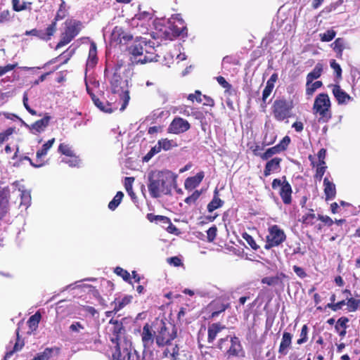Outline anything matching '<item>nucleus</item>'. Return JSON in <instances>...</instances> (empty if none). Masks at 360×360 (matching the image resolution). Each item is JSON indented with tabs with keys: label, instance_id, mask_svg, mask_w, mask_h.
<instances>
[{
	"label": "nucleus",
	"instance_id": "obj_39",
	"mask_svg": "<svg viewBox=\"0 0 360 360\" xmlns=\"http://www.w3.org/2000/svg\"><path fill=\"white\" fill-rule=\"evenodd\" d=\"M229 306V304H224L219 302H214L212 303L211 307L215 309V311L212 313V316H217L221 312L224 311Z\"/></svg>",
	"mask_w": 360,
	"mask_h": 360
},
{
	"label": "nucleus",
	"instance_id": "obj_15",
	"mask_svg": "<svg viewBox=\"0 0 360 360\" xmlns=\"http://www.w3.org/2000/svg\"><path fill=\"white\" fill-rule=\"evenodd\" d=\"M190 128L188 122L181 117H176L173 120L169 127V130L173 134H181L186 131Z\"/></svg>",
	"mask_w": 360,
	"mask_h": 360
},
{
	"label": "nucleus",
	"instance_id": "obj_42",
	"mask_svg": "<svg viewBox=\"0 0 360 360\" xmlns=\"http://www.w3.org/2000/svg\"><path fill=\"white\" fill-rule=\"evenodd\" d=\"M132 300L131 296H124L122 300H117L115 302L114 311H119L123 307H124L127 304L130 303Z\"/></svg>",
	"mask_w": 360,
	"mask_h": 360
},
{
	"label": "nucleus",
	"instance_id": "obj_54",
	"mask_svg": "<svg viewBox=\"0 0 360 360\" xmlns=\"http://www.w3.org/2000/svg\"><path fill=\"white\" fill-rule=\"evenodd\" d=\"M360 300L354 299L353 297H350L347 300V302H346V304L347 305L348 310L349 311H355L359 307Z\"/></svg>",
	"mask_w": 360,
	"mask_h": 360
},
{
	"label": "nucleus",
	"instance_id": "obj_30",
	"mask_svg": "<svg viewBox=\"0 0 360 360\" xmlns=\"http://www.w3.org/2000/svg\"><path fill=\"white\" fill-rule=\"evenodd\" d=\"M172 27H171V20L167 21V25L164 28L163 35L162 37L164 39L172 40L174 38L176 37H179L180 32L179 31H172Z\"/></svg>",
	"mask_w": 360,
	"mask_h": 360
},
{
	"label": "nucleus",
	"instance_id": "obj_26",
	"mask_svg": "<svg viewBox=\"0 0 360 360\" xmlns=\"http://www.w3.org/2000/svg\"><path fill=\"white\" fill-rule=\"evenodd\" d=\"M56 30V22H52L45 30H38L37 37L41 39L48 41L53 35Z\"/></svg>",
	"mask_w": 360,
	"mask_h": 360
},
{
	"label": "nucleus",
	"instance_id": "obj_61",
	"mask_svg": "<svg viewBox=\"0 0 360 360\" xmlns=\"http://www.w3.org/2000/svg\"><path fill=\"white\" fill-rule=\"evenodd\" d=\"M13 132V128H8L4 132L0 133V145L2 144L4 141H6L8 136H11Z\"/></svg>",
	"mask_w": 360,
	"mask_h": 360
},
{
	"label": "nucleus",
	"instance_id": "obj_34",
	"mask_svg": "<svg viewBox=\"0 0 360 360\" xmlns=\"http://www.w3.org/2000/svg\"><path fill=\"white\" fill-rule=\"evenodd\" d=\"M41 316L40 313L37 312L34 315L31 316L27 321V324L30 331L29 333L34 332L38 328L39 323L41 320Z\"/></svg>",
	"mask_w": 360,
	"mask_h": 360
},
{
	"label": "nucleus",
	"instance_id": "obj_7",
	"mask_svg": "<svg viewBox=\"0 0 360 360\" xmlns=\"http://www.w3.org/2000/svg\"><path fill=\"white\" fill-rule=\"evenodd\" d=\"M217 347L222 351H226L228 358L244 356V351L240 342L236 337L226 336L224 338H221Z\"/></svg>",
	"mask_w": 360,
	"mask_h": 360
},
{
	"label": "nucleus",
	"instance_id": "obj_21",
	"mask_svg": "<svg viewBox=\"0 0 360 360\" xmlns=\"http://www.w3.org/2000/svg\"><path fill=\"white\" fill-rule=\"evenodd\" d=\"M204 176V172H200L195 176L187 178L184 183L186 189L192 190L196 188L202 181Z\"/></svg>",
	"mask_w": 360,
	"mask_h": 360
},
{
	"label": "nucleus",
	"instance_id": "obj_8",
	"mask_svg": "<svg viewBox=\"0 0 360 360\" xmlns=\"http://www.w3.org/2000/svg\"><path fill=\"white\" fill-rule=\"evenodd\" d=\"M286 239V235L283 229L277 225H272L268 228L266 244L264 248L269 250L277 247L283 243Z\"/></svg>",
	"mask_w": 360,
	"mask_h": 360
},
{
	"label": "nucleus",
	"instance_id": "obj_31",
	"mask_svg": "<svg viewBox=\"0 0 360 360\" xmlns=\"http://www.w3.org/2000/svg\"><path fill=\"white\" fill-rule=\"evenodd\" d=\"M323 85L322 82L316 81L313 82V81H310L306 82V95L307 96V98H311L314 92L319 88H321Z\"/></svg>",
	"mask_w": 360,
	"mask_h": 360
},
{
	"label": "nucleus",
	"instance_id": "obj_50",
	"mask_svg": "<svg viewBox=\"0 0 360 360\" xmlns=\"http://www.w3.org/2000/svg\"><path fill=\"white\" fill-rule=\"evenodd\" d=\"M335 32L333 30H328L324 33H321L319 34L320 39L322 41H330L335 37Z\"/></svg>",
	"mask_w": 360,
	"mask_h": 360
},
{
	"label": "nucleus",
	"instance_id": "obj_44",
	"mask_svg": "<svg viewBox=\"0 0 360 360\" xmlns=\"http://www.w3.org/2000/svg\"><path fill=\"white\" fill-rule=\"evenodd\" d=\"M58 150L61 154H63L65 156H68V157L71 156L73 154H75L72 146L70 145L65 143H62L59 145Z\"/></svg>",
	"mask_w": 360,
	"mask_h": 360
},
{
	"label": "nucleus",
	"instance_id": "obj_29",
	"mask_svg": "<svg viewBox=\"0 0 360 360\" xmlns=\"http://www.w3.org/2000/svg\"><path fill=\"white\" fill-rule=\"evenodd\" d=\"M51 120L50 116H45L42 119L35 122L31 126V129L34 130L36 132H41L45 130V129L49 125V121Z\"/></svg>",
	"mask_w": 360,
	"mask_h": 360
},
{
	"label": "nucleus",
	"instance_id": "obj_64",
	"mask_svg": "<svg viewBox=\"0 0 360 360\" xmlns=\"http://www.w3.org/2000/svg\"><path fill=\"white\" fill-rule=\"evenodd\" d=\"M16 66L17 64H8L5 66H0V77L13 70Z\"/></svg>",
	"mask_w": 360,
	"mask_h": 360
},
{
	"label": "nucleus",
	"instance_id": "obj_18",
	"mask_svg": "<svg viewBox=\"0 0 360 360\" xmlns=\"http://www.w3.org/2000/svg\"><path fill=\"white\" fill-rule=\"evenodd\" d=\"M283 179H284V184L280 188L279 194L283 203L289 205L292 201V188L290 184L286 181L285 177L283 176Z\"/></svg>",
	"mask_w": 360,
	"mask_h": 360
},
{
	"label": "nucleus",
	"instance_id": "obj_5",
	"mask_svg": "<svg viewBox=\"0 0 360 360\" xmlns=\"http://www.w3.org/2000/svg\"><path fill=\"white\" fill-rule=\"evenodd\" d=\"M175 338L174 330L170 333L166 328L164 323H160L158 333L155 335V341L158 346L167 345L164 354L170 360H176L179 355V348L176 345L170 343Z\"/></svg>",
	"mask_w": 360,
	"mask_h": 360
},
{
	"label": "nucleus",
	"instance_id": "obj_12",
	"mask_svg": "<svg viewBox=\"0 0 360 360\" xmlns=\"http://www.w3.org/2000/svg\"><path fill=\"white\" fill-rule=\"evenodd\" d=\"M152 19V13L146 11L140 12L131 19V25L140 27L141 32L144 33L148 30L147 26Z\"/></svg>",
	"mask_w": 360,
	"mask_h": 360
},
{
	"label": "nucleus",
	"instance_id": "obj_2",
	"mask_svg": "<svg viewBox=\"0 0 360 360\" xmlns=\"http://www.w3.org/2000/svg\"><path fill=\"white\" fill-rule=\"evenodd\" d=\"M176 182V176L169 170H153L148 174L147 186L153 198L171 195Z\"/></svg>",
	"mask_w": 360,
	"mask_h": 360
},
{
	"label": "nucleus",
	"instance_id": "obj_41",
	"mask_svg": "<svg viewBox=\"0 0 360 360\" xmlns=\"http://www.w3.org/2000/svg\"><path fill=\"white\" fill-rule=\"evenodd\" d=\"M124 194L121 191H118L113 199L109 202L108 208L111 210H115L121 202Z\"/></svg>",
	"mask_w": 360,
	"mask_h": 360
},
{
	"label": "nucleus",
	"instance_id": "obj_14",
	"mask_svg": "<svg viewBox=\"0 0 360 360\" xmlns=\"http://www.w3.org/2000/svg\"><path fill=\"white\" fill-rule=\"evenodd\" d=\"M155 331L153 330L152 326L148 323H146L141 332V340L144 347V351L146 349H150L153 345L155 340Z\"/></svg>",
	"mask_w": 360,
	"mask_h": 360
},
{
	"label": "nucleus",
	"instance_id": "obj_48",
	"mask_svg": "<svg viewBox=\"0 0 360 360\" xmlns=\"http://www.w3.org/2000/svg\"><path fill=\"white\" fill-rule=\"evenodd\" d=\"M74 38L68 34L67 32H64L62 34L60 41L56 45V49H58L65 45L69 44Z\"/></svg>",
	"mask_w": 360,
	"mask_h": 360
},
{
	"label": "nucleus",
	"instance_id": "obj_35",
	"mask_svg": "<svg viewBox=\"0 0 360 360\" xmlns=\"http://www.w3.org/2000/svg\"><path fill=\"white\" fill-rule=\"evenodd\" d=\"M171 27H172V31L180 32L179 36L184 37L187 35L186 27L184 24V22L181 19H178L177 24H175L171 21Z\"/></svg>",
	"mask_w": 360,
	"mask_h": 360
},
{
	"label": "nucleus",
	"instance_id": "obj_60",
	"mask_svg": "<svg viewBox=\"0 0 360 360\" xmlns=\"http://www.w3.org/2000/svg\"><path fill=\"white\" fill-rule=\"evenodd\" d=\"M188 99L193 102L196 101L198 103H202L203 101L202 95L199 91H196L195 94H189L188 96Z\"/></svg>",
	"mask_w": 360,
	"mask_h": 360
},
{
	"label": "nucleus",
	"instance_id": "obj_55",
	"mask_svg": "<svg viewBox=\"0 0 360 360\" xmlns=\"http://www.w3.org/2000/svg\"><path fill=\"white\" fill-rule=\"evenodd\" d=\"M308 327L307 325H304L302 328L300 338L297 340V343L302 345L307 341L308 337Z\"/></svg>",
	"mask_w": 360,
	"mask_h": 360
},
{
	"label": "nucleus",
	"instance_id": "obj_37",
	"mask_svg": "<svg viewBox=\"0 0 360 360\" xmlns=\"http://www.w3.org/2000/svg\"><path fill=\"white\" fill-rule=\"evenodd\" d=\"M347 322L348 319L347 318H340L337 321L335 328L341 337L346 334V324Z\"/></svg>",
	"mask_w": 360,
	"mask_h": 360
},
{
	"label": "nucleus",
	"instance_id": "obj_63",
	"mask_svg": "<svg viewBox=\"0 0 360 360\" xmlns=\"http://www.w3.org/2000/svg\"><path fill=\"white\" fill-rule=\"evenodd\" d=\"M217 229L216 226H212L207 231V240L210 242H212L217 236Z\"/></svg>",
	"mask_w": 360,
	"mask_h": 360
},
{
	"label": "nucleus",
	"instance_id": "obj_10",
	"mask_svg": "<svg viewBox=\"0 0 360 360\" xmlns=\"http://www.w3.org/2000/svg\"><path fill=\"white\" fill-rule=\"evenodd\" d=\"M86 89L87 93L90 95L94 104L102 112L105 113H111L118 108L117 101L112 102V98H110L111 101H106L104 98H98L91 90L89 87V80L86 79Z\"/></svg>",
	"mask_w": 360,
	"mask_h": 360
},
{
	"label": "nucleus",
	"instance_id": "obj_25",
	"mask_svg": "<svg viewBox=\"0 0 360 360\" xmlns=\"http://www.w3.org/2000/svg\"><path fill=\"white\" fill-rule=\"evenodd\" d=\"M225 328L224 326L221 325L220 323H212L208 327V337L207 340L210 343L213 342V341L217 338V335L221 333Z\"/></svg>",
	"mask_w": 360,
	"mask_h": 360
},
{
	"label": "nucleus",
	"instance_id": "obj_23",
	"mask_svg": "<svg viewBox=\"0 0 360 360\" xmlns=\"http://www.w3.org/2000/svg\"><path fill=\"white\" fill-rule=\"evenodd\" d=\"M16 187H18V191L20 192V196L21 199L20 205L25 206V208H27L31 203V195L30 192L25 190L23 186L19 185L18 183H15L14 184Z\"/></svg>",
	"mask_w": 360,
	"mask_h": 360
},
{
	"label": "nucleus",
	"instance_id": "obj_46",
	"mask_svg": "<svg viewBox=\"0 0 360 360\" xmlns=\"http://www.w3.org/2000/svg\"><path fill=\"white\" fill-rule=\"evenodd\" d=\"M278 148L279 147L275 146L274 147L268 148L266 150V152H264L263 154L260 155L261 158L264 160H266L271 158L274 155L281 153Z\"/></svg>",
	"mask_w": 360,
	"mask_h": 360
},
{
	"label": "nucleus",
	"instance_id": "obj_32",
	"mask_svg": "<svg viewBox=\"0 0 360 360\" xmlns=\"http://www.w3.org/2000/svg\"><path fill=\"white\" fill-rule=\"evenodd\" d=\"M285 276V274H281L280 275H277L276 276L264 277L262 279V283L269 286H275L282 283V278Z\"/></svg>",
	"mask_w": 360,
	"mask_h": 360
},
{
	"label": "nucleus",
	"instance_id": "obj_28",
	"mask_svg": "<svg viewBox=\"0 0 360 360\" xmlns=\"http://www.w3.org/2000/svg\"><path fill=\"white\" fill-rule=\"evenodd\" d=\"M54 142H55V139L53 138V139L49 140L46 143H45L42 146V147L40 150H37V152L36 153V157H37L36 161L37 162H43L42 160H41L42 158L47 155L48 151L52 147Z\"/></svg>",
	"mask_w": 360,
	"mask_h": 360
},
{
	"label": "nucleus",
	"instance_id": "obj_1",
	"mask_svg": "<svg viewBox=\"0 0 360 360\" xmlns=\"http://www.w3.org/2000/svg\"><path fill=\"white\" fill-rule=\"evenodd\" d=\"M107 331L112 342L111 347L115 349L112 356L117 360H141L136 350L131 349L130 339L125 335L122 323L110 320Z\"/></svg>",
	"mask_w": 360,
	"mask_h": 360
},
{
	"label": "nucleus",
	"instance_id": "obj_20",
	"mask_svg": "<svg viewBox=\"0 0 360 360\" xmlns=\"http://www.w3.org/2000/svg\"><path fill=\"white\" fill-rule=\"evenodd\" d=\"M98 58H97V49L96 45L94 42H91L90 44V48L89 51V56L86 60V71L88 70L92 69L97 64Z\"/></svg>",
	"mask_w": 360,
	"mask_h": 360
},
{
	"label": "nucleus",
	"instance_id": "obj_36",
	"mask_svg": "<svg viewBox=\"0 0 360 360\" xmlns=\"http://www.w3.org/2000/svg\"><path fill=\"white\" fill-rule=\"evenodd\" d=\"M168 20L166 19H157L153 21V25L156 30V34L161 37L163 35V30L165 26L167 25Z\"/></svg>",
	"mask_w": 360,
	"mask_h": 360
},
{
	"label": "nucleus",
	"instance_id": "obj_62",
	"mask_svg": "<svg viewBox=\"0 0 360 360\" xmlns=\"http://www.w3.org/2000/svg\"><path fill=\"white\" fill-rule=\"evenodd\" d=\"M12 18L11 12L8 10H4L0 13V23L9 21Z\"/></svg>",
	"mask_w": 360,
	"mask_h": 360
},
{
	"label": "nucleus",
	"instance_id": "obj_38",
	"mask_svg": "<svg viewBox=\"0 0 360 360\" xmlns=\"http://www.w3.org/2000/svg\"><path fill=\"white\" fill-rule=\"evenodd\" d=\"M31 2L20 1V0H12L13 8L15 11H22L27 9H31Z\"/></svg>",
	"mask_w": 360,
	"mask_h": 360
},
{
	"label": "nucleus",
	"instance_id": "obj_43",
	"mask_svg": "<svg viewBox=\"0 0 360 360\" xmlns=\"http://www.w3.org/2000/svg\"><path fill=\"white\" fill-rule=\"evenodd\" d=\"M69 159L63 158L62 162L68 164L71 167H79L80 165V159L75 154H73L71 156H69Z\"/></svg>",
	"mask_w": 360,
	"mask_h": 360
},
{
	"label": "nucleus",
	"instance_id": "obj_45",
	"mask_svg": "<svg viewBox=\"0 0 360 360\" xmlns=\"http://www.w3.org/2000/svg\"><path fill=\"white\" fill-rule=\"evenodd\" d=\"M223 201L217 196H214L212 201L207 205V210L210 212H212L216 209L221 207Z\"/></svg>",
	"mask_w": 360,
	"mask_h": 360
},
{
	"label": "nucleus",
	"instance_id": "obj_33",
	"mask_svg": "<svg viewBox=\"0 0 360 360\" xmlns=\"http://www.w3.org/2000/svg\"><path fill=\"white\" fill-rule=\"evenodd\" d=\"M323 72V65L321 63H317L313 70L308 73L307 75V81L308 82H310V81H314V79H316L319 78L322 74Z\"/></svg>",
	"mask_w": 360,
	"mask_h": 360
},
{
	"label": "nucleus",
	"instance_id": "obj_24",
	"mask_svg": "<svg viewBox=\"0 0 360 360\" xmlns=\"http://www.w3.org/2000/svg\"><path fill=\"white\" fill-rule=\"evenodd\" d=\"M82 24L79 21L71 20L66 22L65 32L70 36L75 38L79 32L81 30Z\"/></svg>",
	"mask_w": 360,
	"mask_h": 360
},
{
	"label": "nucleus",
	"instance_id": "obj_9",
	"mask_svg": "<svg viewBox=\"0 0 360 360\" xmlns=\"http://www.w3.org/2000/svg\"><path fill=\"white\" fill-rule=\"evenodd\" d=\"M69 335L75 343L84 344L88 342L90 334L86 331L85 326L80 321H73L69 326Z\"/></svg>",
	"mask_w": 360,
	"mask_h": 360
},
{
	"label": "nucleus",
	"instance_id": "obj_52",
	"mask_svg": "<svg viewBox=\"0 0 360 360\" xmlns=\"http://www.w3.org/2000/svg\"><path fill=\"white\" fill-rule=\"evenodd\" d=\"M316 174L314 175V178L316 180L320 181L322 179V177H323L324 173L326 172L327 167L326 166V165H321V164H316Z\"/></svg>",
	"mask_w": 360,
	"mask_h": 360
},
{
	"label": "nucleus",
	"instance_id": "obj_27",
	"mask_svg": "<svg viewBox=\"0 0 360 360\" xmlns=\"http://www.w3.org/2000/svg\"><path fill=\"white\" fill-rule=\"evenodd\" d=\"M317 220H319L318 216L314 214L312 209L309 210L304 213L300 219L304 226H312Z\"/></svg>",
	"mask_w": 360,
	"mask_h": 360
},
{
	"label": "nucleus",
	"instance_id": "obj_49",
	"mask_svg": "<svg viewBox=\"0 0 360 360\" xmlns=\"http://www.w3.org/2000/svg\"><path fill=\"white\" fill-rule=\"evenodd\" d=\"M134 181V177H125V179H124L125 189H126L127 192L128 193V194L131 197H133L134 195V193L133 191V187H132Z\"/></svg>",
	"mask_w": 360,
	"mask_h": 360
},
{
	"label": "nucleus",
	"instance_id": "obj_53",
	"mask_svg": "<svg viewBox=\"0 0 360 360\" xmlns=\"http://www.w3.org/2000/svg\"><path fill=\"white\" fill-rule=\"evenodd\" d=\"M114 272L117 275L121 276L124 281L127 282L130 281V274L127 270L117 266L115 269Z\"/></svg>",
	"mask_w": 360,
	"mask_h": 360
},
{
	"label": "nucleus",
	"instance_id": "obj_3",
	"mask_svg": "<svg viewBox=\"0 0 360 360\" xmlns=\"http://www.w3.org/2000/svg\"><path fill=\"white\" fill-rule=\"evenodd\" d=\"M105 72L109 78L112 93L117 94L120 103H122L120 110L123 111L127 108L130 99L128 79L122 76L121 65H115L111 70L108 68Z\"/></svg>",
	"mask_w": 360,
	"mask_h": 360
},
{
	"label": "nucleus",
	"instance_id": "obj_51",
	"mask_svg": "<svg viewBox=\"0 0 360 360\" xmlns=\"http://www.w3.org/2000/svg\"><path fill=\"white\" fill-rule=\"evenodd\" d=\"M60 1V8L55 17V22L63 19L66 15L65 3L63 0Z\"/></svg>",
	"mask_w": 360,
	"mask_h": 360
},
{
	"label": "nucleus",
	"instance_id": "obj_6",
	"mask_svg": "<svg viewBox=\"0 0 360 360\" xmlns=\"http://www.w3.org/2000/svg\"><path fill=\"white\" fill-rule=\"evenodd\" d=\"M312 111L314 115L319 117V122H328L331 117V102L327 94H318L314 102Z\"/></svg>",
	"mask_w": 360,
	"mask_h": 360
},
{
	"label": "nucleus",
	"instance_id": "obj_56",
	"mask_svg": "<svg viewBox=\"0 0 360 360\" xmlns=\"http://www.w3.org/2000/svg\"><path fill=\"white\" fill-rule=\"evenodd\" d=\"M274 86L266 84V86L262 92V102L264 104L266 103V99L271 94Z\"/></svg>",
	"mask_w": 360,
	"mask_h": 360
},
{
	"label": "nucleus",
	"instance_id": "obj_17",
	"mask_svg": "<svg viewBox=\"0 0 360 360\" xmlns=\"http://www.w3.org/2000/svg\"><path fill=\"white\" fill-rule=\"evenodd\" d=\"M332 92L337 100L338 104H346L348 101L352 100V98L343 91L339 85H332Z\"/></svg>",
	"mask_w": 360,
	"mask_h": 360
},
{
	"label": "nucleus",
	"instance_id": "obj_57",
	"mask_svg": "<svg viewBox=\"0 0 360 360\" xmlns=\"http://www.w3.org/2000/svg\"><path fill=\"white\" fill-rule=\"evenodd\" d=\"M8 212V200H0V219H1Z\"/></svg>",
	"mask_w": 360,
	"mask_h": 360
},
{
	"label": "nucleus",
	"instance_id": "obj_22",
	"mask_svg": "<svg viewBox=\"0 0 360 360\" xmlns=\"http://www.w3.org/2000/svg\"><path fill=\"white\" fill-rule=\"evenodd\" d=\"M281 158H274L272 160L268 161L266 164L264 174L265 176H268L272 172H275L279 170Z\"/></svg>",
	"mask_w": 360,
	"mask_h": 360
},
{
	"label": "nucleus",
	"instance_id": "obj_16",
	"mask_svg": "<svg viewBox=\"0 0 360 360\" xmlns=\"http://www.w3.org/2000/svg\"><path fill=\"white\" fill-rule=\"evenodd\" d=\"M292 335L288 332H284L278 348L279 357L288 354L292 345Z\"/></svg>",
	"mask_w": 360,
	"mask_h": 360
},
{
	"label": "nucleus",
	"instance_id": "obj_4",
	"mask_svg": "<svg viewBox=\"0 0 360 360\" xmlns=\"http://www.w3.org/2000/svg\"><path fill=\"white\" fill-rule=\"evenodd\" d=\"M129 50L131 55V61L132 63L143 64L156 59L157 55L154 43L152 41L147 42L145 39H141L134 42Z\"/></svg>",
	"mask_w": 360,
	"mask_h": 360
},
{
	"label": "nucleus",
	"instance_id": "obj_19",
	"mask_svg": "<svg viewBox=\"0 0 360 360\" xmlns=\"http://www.w3.org/2000/svg\"><path fill=\"white\" fill-rule=\"evenodd\" d=\"M324 193L326 200H331L336 195V188L335 184L328 177L323 179Z\"/></svg>",
	"mask_w": 360,
	"mask_h": 360
},
{
	"label": "nucleus",
	"instance_id": "obj_59",
	"mask_svg": "<svg viewBox=\"0 0 360 360\" xmlns=\"http://www.w3.org/2000/svg\"><path fill=\"white\" fill-rule=\"evenodd\" d=\"M290 142V139L289 136H285L281 141L278 144L276 145L277 147H279L278 149L281 152V151H283L285 150L288 146L289 145Z\"/></svg>",
	"mask_w": 360,
	"mask_h": 360
},
{
	"label": "nucleus",
	"instance_id": "obj_58",
	"mask_svg": "<svg viewBox=\"0 0 360 360\" xmlns=\"http://www.w3.org/2000/svg\"><path fill=\"white\" fill-rule=\"evenodd\" d=\"M332 46L335 51L342 53L344 48V40L338 38L333 43Z\"/></svg>",
	"mask_w": 360,
	"mask_h": 360
},
{
	"label": "nucleus",
	"instance_id": "obj_13",
	"mask_svg": "<svg viewBox=\"0 0 360 360\" xmlns=\"http://www.w3.org/2000/svg\"><path fill=\"white\" fill-rule=\"evenodd\" d=\"M132 39V36L124 32L121 27H115L110 35V43L112 44H126Z\"/></svg>",
	"mask_w": 360,
	"mask_h": 360
},
{
	"label": "nucleus",
	"instance_id": "obj_47",
	"mask_svg": "<svg viewBox=\"0 0 360 360\" xmlns=\"http://www.w3.org/2000/svg\"><path fill=\"white\" fill-rule=\"evenodd\" d=\"M147 219L150 222H161V223H168L169 222V219L167 217L161 216V215H154L153 214H148Z\"/></svg>",
	"mask_w": 360,
	"mask_h": 360
},
{
	"label": "nucleus",
	"instance_id": "obj_11",
	"mask_svg": "<svg viewBox=\"0 0 360 360\" xmlns=\"http://www.w3.org/2000/svg\"><path fill=\"white\" fill-rule=\"evenodd\" d=\"M291 105L285 100H276L273 105V114L276 120L283 121L290 117Z\"/></svg>",
	"mask_w": 360,
	"mask_h": 360
},
{
	"label": "nucleus",
	"instance_id": "obj_40",
	"mask_svg": "<svg viewBox=\"0 0 360 360\" xmlns=\"http://www.w3.org/2000/svg\"><path fill=\"white\" fill-rule=\"evenodd\" d=\"M162 150H169L173 148L176 147L178 145L174 140H169L167 139H162L158 141Z\"/></svg>",
	"mask_w": 360,
	"mask_h": 360
}]
</instances>
